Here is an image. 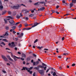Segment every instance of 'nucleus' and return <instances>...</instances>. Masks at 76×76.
<instances>
[{"instance_id": "1", "label": "nucleus", "mask_w": 76, "mask_h": 76, "mask_svg": "<svg viewBox=\"0 0 76 76\" xmlns=\"http://www.w3.org/2000/svg\"><path fill=\"white\" fill-rule=\"evenodd\" d=\"M38 68H41L42 69L44 68V70H46V69H47V66L44 67L43 66L39 65L38 66V67H35L34 68V69H36V70H38Z\"/></svg>"}, {"instance_id": "2", "label": "nucleus", "mask_w": 76, "mask_h": 76, "mask_svg": "<svg viewBox=\"0 0 76 76\" xmlns=\"http://www.w3.org/2000/svg\"><path fill=\"white\" fill-rule=\"evenodd\" d=\"M27 70L28 72H29L30 74H32V71H30V70H28V69L26 67H23V69H22V70Z\"/></svg>"}, {"instance_id": "3", "label": "nucleus", "mask_w": 76, "mask_h": 76, "mask_svg": "<svg viewBox=\"0 0 76 76\" xmlns=\"http://www.w3.org/2000/svg\"><path fill=\"white\" fill-rule=\"evenodd\" d=\"M39 23H35L34 24V25L32 26V27L28 28H27L26 30H29V29H32V28H34V27H35L36 26H37L38 25H39Z\"/></svg>"}, {"instance_id": "4", "label": "nucleus", "mask_w": 76, "mask_h": 76, "mask_svg": "<svg viewBox=\"0 0 76 76\" xmlns=\"http://www.w3.org/2000/svg\"><path fill=\"white\" fill-rule=\"evenodd\" d=\"M8 45H9V46H11L12 47H15V45L14 43V42H12L11 43V44L10 43H9L8 44Z\"/></svg>"}, {"instance_id": "5", "label": "nucleus", "mask_w": 76, "mask_h": 76, "mask_svg": "<svg viewBox=\"0 0 76 76\" xmlns=\"http://www.w3.org/2000/svg\"><path fill=\"white\" fill-rule=\"evenodd\" d=\"M2 57L3 58V59L5 61H8L7 58H6V57L5 56L3 55H2Z\"/></svg>"}, {"instance_id": "6", "label": "nucleus", "mask_w": 76, "mask_h": 76, "mask_svg": "<svg viewBox=\"0 0 76 76\" xmlns=\"http://www.w3.org/2000/svg\"><path fill=\"white\" fill-rule=\"evenodd\" d=\"M39 72L41 75H44V73L43 70H39Z\"/></svg>"}, {"instance_id": "7", "label": "nucleus", "mask_w": 76, "mask_h": 76, "mask_svg": "<svg viewBox=\"0 0 76 76\" xmlns=\"http://www.w3.org/2000/svg\"><path fill=\"white\" fill-rule=\"evenodd\" d=\"M20 16L19 15H17V18L19 19V18H20V17H22V16H23V15H22V13H20Z\"/></svg>"}, {"instance_id": "8", "label": "nucleus", "mask_w": 76, "mask_h": 76, "mask_svg": "<svg viewBox=\"0 0 76 76\" xmlns=\"http://www.w3.org/2000/svg\"><path fill=\"white\" fill-rule=\"evenodd\" d=\"M44 9H45V7H43L41 8H40L38 10V11H41L44 10Z\"/></svg>"}, {"instance_id": "9", "label": "nucleus", "mask_w": 76, "mask_h": 76, "mask_svg": "<svg viewBox=\"0 0 76 76\" xmlns=\"http://www.w3.org/2000/svg\"><path fill=\"white\" fill-rule=\"evenodd\" d=\"M23 33H21L20 34V35L18 37L19 38H21V37H23Z\"/></svg>"}, {"instance_id": "10", "label": "nucleus", "mask_w": 76, "mask_h": 76, "mask_svg": "<svg viewBox=\"0 0 76 76\" xmlns=\"http://www.w3.org/2000/svg\"><path fill=\"white\" fill-rule=\"evenodd\" d=\"M9 22L11 23V25H12L13 23H15V22L13 20H12L11 21H9Z\"/></svg>"}, {"instance_id": "11", "label": "nucleus", "mask_w": 76, "mask_h": 76, "mask_svg": "<svg viewBox=\"0 0 76 76\" xmlns=\"http://www.w3.org/2000/svg\"><path fill=\"white\" fill-rule=\"evenodd\" d=\"M34 4V5H35V6H37L38 5H39V4H40V2L35 3Z\"/></svg>"}, {"instance_id": "12", "label": "nucleus", "mask_w": 76, "mask_h": 76, "mask_svg": "<svg viewBox=\"0 0 76 76\" xmlns=\"http://www.w3.org/2000/svg\"><path fill=\"white\" fill-rule=\"evenodd\" d=\"M22 12L24 13H26V10H22Z\"/></svg>"}, {"instance_id": "13", "label": "nucleus", "mask_w": 76, "mask_h": 76, "mask_svg": "<svg viewBox=\"0 0 76 76\" xmlns=\"http://www.w3.org/2000/svg\"><path fill=\"white\" fill-rule=\"evenodd\" d=\"M3 9V7L2 5L0 6V10H2Z\"/></svg>"}, {"instance_id": "14", "label": "nucleus", "mask_w": 76, "mask_h": 76, "mask_svg": "<svg viewBox=\"0 0 76 76\" xmlns=\"http://www.w3.org/2000/svg\"><path fill=\"white\" fill-rule=\"evenodd\" d=\"M40 4H44L45 6V5L46 3L44 2V1L40 2Z\"/></svg>"}, {"instance_id": "15", "label": "nucleus", "mask_w": 76, "mask_h": 76, "mask_svg": "<svg viewBox=\"0 0 76 76\" xmlns=\"http://www.w3.org/2000/svg\"><path fill=\"white\" fill-rule=\"evenodd\" d=\"M69 5H70L69 7H70V8H71V7H72L73 6V3H70Z\"/></svg>"}, {"instance_id": "16", "label": "nucleus", "mask_w": 76, "mask_h": 76, "mask_svg": "<svg viewBox=\"0 0 76 76\" xmlns=\"http://www.w3.org/2000/svg\"><path fill=\"white\" fill-rule=\"evenodd\" d=\"M13 9H18V6H13Z\"/></svg>"}, {"instance_id": "17", "label": "nucleus", "mask_w": 76, "mask_h": 76, "mask_svg": "<svg viewBox=\"0 0 76 76\" xmlns=\"http://www.w3.org/2000/svg\"><path fill=\"white\" fill-rule=\"evenodd\" d=\"M9 35V33H7V32H6V33H5V34H3V35H4V36H8V35Z\"/></svg>"}, {"instance_id": "18", "label": "nucleus", "mask_w": 76, "mask_h": 76, "mask_svg": "<svg viewBox=\"0 0 76 76\" xmlns=\"http://www.w3.org/2000/svg\"><path fill=\"white\" fill-rule=\"evenodd\" d=\"M5 23H7V19H4Z\"/></svg>"}, {"instance_id": "19", "label": "nucleus", "mask_w": 76, "mask_h": 76, "mask_svg": "<svg viewBox=\"0 0 76 76\" xmlns=\"http://www.w3.org/2000/svg\"><path fill=\"white\" fill-rule=\"evenodd\" d=\"M16 15V12L14 11L13 12V15L14 16H15Z\"/></svg>"}, {"instance_id": "20", "label": "nucleus", "mask_w": 76, "mask_h": 76, "mask_svg": "<svg viewBox=\"0 0 76 76\" xmlns=\"http://www.w3.org/2000/svg\"><path fill=\"white\" fill-rule=\"evenodd\" d=\"M2 41L5 42H8V41L7 40V39H2Z\"/></svg>"}, {"instance_id": "21", "label": "nucleus", "mask_w": 76, "mask_h": 76, "mask_svg": "<svg viewBox=\"0 0 76 76\" xmlns=\"http://www.w3.org/2000/svg\"><path fill=\"white\" fill-rule=\"evenodd\" d=\"M17 6L18 7V9L19 7H21V5L20 4H17Z\"/></svg>"}, {"instance_id": "22", "label": "nucleus", "mask_w": 76, "mask_h": 76, "mask_svg": "<svg viewBox=\"0 0 76 76\" xmlns=\"http://www.w3.org/2000/svg\"><path fill=\"white\" fill-rule=\"evenodd\" d=\"M14 60H15V61H17V59H16V57H15V56H14Z\"/></svg>"}, {"instance_id": "23", "label": "nucleus", "mask_w": 76, "mask_h": 76, "mask_svg": "<svg viewBox=\"0 0 76 76\" xmlns=\"http://www.w3.org/2000/svg\"><path fill=\"white\" fill-rule=\"evenodd\" d=\"M72 3H75L76 2V0H72Z\"/></svg>"}, {"instance_id": "24", "label": "nucleus", "mask_w": 76, "mask_h": 76, "mask_svg": "<svg viewBox=\"0 0 76 76\" xmlns=\"http://www.w3.org/2000/svg\"><path fill=\"white\" fill-rule=\"evenodd\" d=\"M34 16V14H31L29 15V16L30 17H32V16Z\"/></svg>"}, {"instance_id": "25", "label": "nucleus", "mask_w": 76, "mask_h": 76, "mask_svg": "<svg viewBox=\"0 0 76 76\" xmlns=\"http://www.w3.org/2000/svg\"><path fill=\"white\" fill-rule=\"evenodd\" d=\"M53 76H55L56 75V72H54L53 73Z\"/></svg>"}, {"instance_id": "26", "label": "nucleus", "mask_w": 76, "mask_h": 76, "mask_svg": "<svg viewBox=\"0 0 76 76\" xmlns=\"http://www.w3.org/2000/svg\"><path fill=\"white\" fill-rule=\"evenodd\" d=\"M7 18H10V19H13V18L12 17H11L10 16H8Z\"/></svg>"}, {"instance_id": "27", "label": "nucleus", "mask_w": 76, "mask_h": 76, "mask_svg": "<svg viewBox=\"0 0 76 76\" xmlns=\"http://www.w3.org/2000/svg\"><path fill=\"white\" fill-rule=\"evenodd\" d=\"M37 48H39V49H40V50H41V48H43V47H42H42H37Z\"/></svg>"}, {"instance_id": "28", "label": "nucleus", "mask_w": 76, "mask_h": 76, "mask_svg": "<svg viewBox=\"0 0 76 76\" xmlns=\"http://www.w3.org/2000/svg\"><path fill=\"white\" fill-rule=\"evenodd\" d=\"M33 68V67H30V68H28V70H32V69Z\"/></svg>"}, {"instance_id": "29", "label": "nucleus", "mask_w": 76, "mask_h": 76, "mask_svg": "<svg viewBox=\"0 0 76 76\" xmlns=\"http://www.w3.org/2000/svg\"><path fill=\"white\" fill-rule=\"evenodd\" d=\"M1 44H3L4 45H5L6 44H5L3 42H2L1 43Z\"/></svg>"}, {"instance_id": "30", "label": "nucleus", "mask_w": 76, "mask_h": 76, "mask_svg": "<svg viewBox=\"0 0 76 76\" xmlns=\"http://www.w3.org/2000/svg\"><path fill=\"white\" fill-rule=\"evenodd\" d=\"M9 29V27L8 26H6V29L7 30H8V29Z\"/></svg>"}, {"instance_id": "31", "label": "nucleus", "mask_w": 76, "mask_h": 76, "mask_svg": "<svg viewBox=\"0 0 76 76\" xmlns=\"http://www.w3.org/2000/svg\"><path fill=\"white\" fill-rule=\"evenodd\" d=\"M39 64V61H37L36 62V65H38V64Z\"/></svg>"}, {"instance_id": "32", "label": "nucleus", "mask_w": 76, "mask_h": 76, "mask_svg": "<svg viewBox=\"0 0 76 76\" xmlns=\"http://www.w3.org/2000/svg\"><path fill=\"white\" fill-rule=\"evenodd\" d=\"M16 26H13L12 27V29L13 30H15V29H16Z\"/></svg>"}, {"instance_id": "33", "label": "nucleus", "mask_w": 76, "mask_h": 76, "mask_svg": "<svg viewBox=\"0 0 76 76\" xmlns=\"http://www.w3.org/2000/svg\"><path fill=\"white\" fill-rule=\"evenodd\" d=\"M38 41V39H36V40L34 41V43L35 44V43H36Z\"/></svg>"}, {"instance_id": "34", "label": "nucleus", "mask_w": 76, "mask_h": 76, "mask_svg": "<svg viewBox=\"0 0 76 76\" xmlns=\"http://www.w3.org/2000/svg\"><path fill=\"white\" fill-rule=\"evenodd\" d=\"M8 14H9V15H10L11 14L12 12L10 11H8Z\"/></svg>"}, {"instance_id": "35", "label": "nucleus", "mask_w": 76, "mask_h": 76, "mask_svg": "<svg viewBox=\"0 0 76 76\" xmlns=\"http://www.w3.org/2000/svg\"><path fill=\"white\" fill-rule=\"evenodd\" d=\"M21 4V6H24V7H25L26 6H25V5L22 4Z\"/></svg>"}, {"instance_id": "36", "label": "nucleus", "mask_w": 76, "mask_h": 76, "mask_svg": "<svg viewBox=\"0 0 76 76\" xmlns=\"http://www.w3.org/2000/svg\"><path fill=\"white\" fill-rule=\"evenodd\" d=\"M15 57H16V58H18V59H19L20 58V57H18L15 56Z\"/></svg>"}, {"instance_id": "37", "label": "nucleus", "mask_w": 76, "mask_h": 76, "mask_svg": "<svg viewBox=\"0 0 76 76\" xmlns=\"http://www.w3.org/2000/svg\"><path fill=\"white\" fill-rule=\"evenodd\" d=\"M22 56H23V57H25V56H26L25 54H22Z\"/></svg>"}, {"instance_id": "38", "label": "nucleus", "mask_w": 76, "mask_h": 76, "mask_svg": "<svg viewBox=\"0 0 76 76\" xmlns=\"http://www.w3.org/2000/svg\"><path fill=\"white\" fill-rule=\"evenodd\" d=\"M4 36L3 35V36H1L0 37V38H4Z\"/></svg>"}, {"instance_id": "39", "label": "nucleus", "mask_w": 76, "mask_h": 76, "mask_svg": "<svg viewBox=\"0 0 76 76\" xmlns=\"http://www.w3.org/2000/svg\"><path fill=\"white\" fill-rule=\"evenodd\" d=\"M33 56L35 57H37V55H36V54H33Z\"/></svg>"}, {"instance_id": "40", "label": "nucleus", "mask_w": 76, "mask_h": 76, "mask_svg": "<svg viewBox=\"0 0 76 76\" xmlns=\"http://www.w3.org/2000/svg\"><path fill=\"white\" fill-rule=\"evenodd\" d=\"M25 26L26 27L27 26H28V24H27V23H25Z\"/></svg>"}, {"instance_id": "41", "label": "nucleus", "mask_w": 76, "mask_h": 76, "mask_svg": "<svg viewBox=\"0 0 76 76\" xmlns=\"http://www.w3.org/2000/svg\"><path fill=\"white\" fill-rule=\"evenodd\" d=\"M9 59L11 61H13L10 58Z\"/></svg>"}, {"instance_id": "42", "label": "nucleus", "mask_w": 76, "mask_h": 76, "mask_svg": "<svg viewBox=\"0 0 76 76\" xmlns=\"http://www.w3.org/2000/svg\"><path fill=\"white\" fill-rule=\"evenodd\" d=\"M33 66H35V65H36V62H34L33 63Z\"/></svg>"}, {"instance_id": "43", "label": "nucleus", "mask_w": 76, "mask_h": 76, "mask_svg": "<svg viewBox=\"0 0 76 76\" xmlns=\"http://www.w3.org/2000/svg\"><path fill=\"white\" fill-rule=\"evenodd\" d=\"M76 65V64H72V66H75Z\"/></svg>"}, {"instance_id": "44", "label": "nucleus", "mask_w": 76, "mask_h": 76, "mask_svg": "<svg viewBox=\"0 0 76 76\" xmlns=\"http://www.w3.org/2000/svg\"><path fill=\"white\" fill-rule=\"evenodd\" d=\"M18 27L19 28H21V27H22V24H20V25H19L18 26Z\"/></svg>"}, {"instance_id": "45", "label": "nucleus", "mask_w": 76, "mask_h": 76, "mask_svg": "<svg viewBox=\"0 0 76 76\" xmlns=\"http://www.w3.org/2000/svg\"><path fill=\"white\" fill-rule=\"evenodd\" d=\"M3 72H4V73H6V72L4 70H3L2 71Z\"/></svg>"}, {"instance_id": "46", "label": "nucleus", "mask_w": 76, "mask_h": 76, "mask_svg": "<svg viewBox=\"0 0 76 76\" xmlns=\"http://www.w3.org/2000/svg\"><path fill=\"white\" fill-rule=\"evenodd\" d=\"M33 76H35V72H34L33 75Z\"/></svg>"}, {"instance_id": "47", "label": "nucleus", "mask_w": 76, "mask_h": 76, "mask_svg": "<svg viewBox=\"0 0 76 76\" xmlns=\"http://www.w3.org/2000/svg\"><path fill=\"white\" fill-rule=\"evenodd\" d=\"M52 12L53 13H54V12H55V11H54V10H52Z\"/></svg>"}, {"instance_id": "48", "label": "nucleus", "mask_w": 76, "mask_h": 76, "mask_svg": "<svg viewBox=\"0 0 76 76\" xmlns=\"http://www.w3.org/2000/svg\"><path fill=\"white\" fill-rule=\"evenodd\" d=\"M59 7V6L58 5L56 7V9H58Z\"/></svg>"}, {"instance_id": "49", "label": "nucleus", "mask_w": 76, "mask_h": 76, "mask_svg": "<svg viewBox=\"0 0 76 76\" xmlns=\"http://www.w3.org/2000/svg\"><path fill=\"white\" fill-rule=\"evenodd\" d=\"M63 54L64 56H65L66 55H68V53H64Z\"/></svg>"}, {"instance_id": "50", "label": "nucleus", "mask_w": 76, "mask_h": 76, "mask_svg": "<svg viewBox=\"0 0 76 76\" xmlns=\"http://www.w3.org/2000/svg\"><path fill=\"white\" fill-rule=\"evenodd\" d=\"M20 23V22H19L17 23H16L15 24V25H18V24H19V23Z\"/></svg>"}, {"instance_id": "51", "label": "nucleus", "mask_w": 76, "mask_h": 76, "mask_svg": "<svg viewBox=\"0 0 76 76\" xmlns=\"http://www.w3.org/2000/svg\"><path fill=\"white\" fill-rule=\"evenodd\" d=\"M50 70V69H48L47 71H46V72L47 73L48 71H49V70Z\"/></svg>"}, {"instance_id": "52", "label": "nucleus", "mask_w": 76, "mask_h": 76, "mask_svg": "<svg viewBox=\"0 0 76 76\" xmlns=\"http://www.w3.org/2000/svg\"><path fill=\"white\" fill-rule=\"evenodd\" d=\"M64 39V37H63L62 38V40L63 41Z\"/></svg>"}, {"instance_id": "53", "label": "nucleus", "mask_w": 76, "mask_h": 76, "mask_svg": "<svg viewBox=\"0 0 76 76\" xmlns=\"http://www.w3.org/2000/svg\"><path fill=\"white\" fill-rule=\"evenodd\" d=\"M7 57H8V58H9V59L10 58V56H7Z\"/></svg>"}, {"instance_id": "54", "label": "nucleus", "mask_w": 76, "mask_h": 76, "mask_svg": "<svg viewBox=\"0 0 76 76\" xmlns=\"http://www.w3.org/2000/svg\"><path fill=\"white\" fill-rule=\"evenodd\" d=\"M62 68V67L61 66L59 67V69L60 70H61V69Z\"/></svg>"}, {"instance_id": "55", "label": "nucleus", "mask_w": 76, "mask_h": 76, "mask_svg": "<svg viewBox=\"0 0 76 76\" xmlns=\"http://www.w3.org/2000/svg\"><path fill=\"white\" fill-rule=\"evenodd\" d=\"M42 65L43 66H46V65H45V64H44L43 63H42Z\"/></svg>"}, {"instance_id": "56", "label": "nucleus", "mask_w": 76, "mask_h": 76, "mask_svg": "<svg viewBox=\"0 0 76 76\" xmlns=\"http://www.w3.org/2000/svg\"><path fill=\"white\" fill-rule=\"evenodd\" d=\"M67 15H70V14H66L65 16H67Z\"/></svg>"}, {"instance_id": "57", "label": "nucleus", "mask_w": 76, "mask_h": 76, "mask_svg": "<svg viewBox=\"0 0 76 76\" xmlns=\"http://www.w3.org/2000/svg\"><path fill=\"white\" fill-rule=\"evenodd\" d=\"M27 60H30V58H27Z\"/></svg>"}, {"instance_id": "58", "label": "nucleus", "mask_w": 76, "mask_h": 76, "mask_svg": "<svg viewBox=\"0 0 76 76\" xmlns=\"http://www.w3.org/2000/svg\"><path fill=\"white\" fill-rule=\"evenodd\" d=\"M25 19H26V20H28V18L26 17L25 18Z\"/></svg>"}, {"instance_id": "59", "label": "nucleus", "mask_w": 76, "mask_h": 76, "mask_svg": "<svg viewBox=\"0 0 76 76\" xmlns=\"http://www.w3.org/2000/svg\"><path fill=\"white\" fill-rule=\"evenodd\" d=\"M18 54H21V53L19 52H18Z\"/></svg>"}, {"instance_id": "60", "label": "nucleus", "mask_w": 76, "mask_h": 76, "mask_svg": "<svg viewBox=\"0 0 76 76\" xmlns=\"http://www.w3.org/2000/svg\"><path fill=\"white\" fill-rule=\"evenodd\" d=\"M15 50H18V48H17L15 47Z\"/></svg>"}, {"instance_id": "61", "label": "nucleus", "mask_w": 76, "mask_h": 76, "mask_svg": "<svg viewBox=\"0 0 76 76\" xmlns=\"http://www.w3.org/2000/svg\"><path fill=\"white\" fill-rule=\"evenodd\" d=\"M45 50H46V51H48V49H44Z\"/></svg>"}, {"instance_id": "62", "label": "nucleus", "mask_w": 76, "mask_h": 76, "mask_svg": "<svg viewBox=\"0 0 76 76\" xmlns=\"http://www.w3.org/2000/svg\"><path fill=\"white\" fill-rule=\"evenodd\" d=\"M62 2H63V3H65V1H64V0Z\"/></svg>"}, {"instance_id": "63", "label": "nucleus", "mask_w": 76, "mask_h": 76, "mask_svg": "<svg viewBox=\"0 0 76 76\" xmlns=\"http://www.w3.org/2000/svg\"><path fill=\"white\" fill-rule=\"evenodd\" d=\"M13 34H15V33H16V32H15V31H13Z\"/></svg>"}, {"instance_id": "64", "label": "nucleus", "mask_w": 76, "mask_h": 76, "mask_svg": "<svg viewBox=\"0 0 76 76\" xmlns=\"http://www.w3.org/2000/svg\"><path fill=\"white\" fill-rule=\"evenodd\" d=\"M20 59H21V60H24V58H20Z\"/></svg>"}]
</instances>
